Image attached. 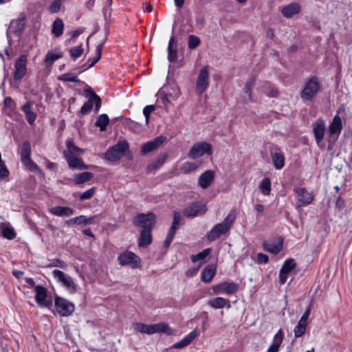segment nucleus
I'll return each instance as SVG.
<instances>
[{
	"label": "nucleus",
	"instance_id": "1",
	"mask_svg": "<svg viewBox=\"0 0 352 352\" xmlns=\"http://www.w3.org/2000/svg\"><path fill=\"white\" fill-rule=\"evenodd\" d=\"M236 219V214L230 212L224 219L223 221L214 226L208 233L207 239L210 241H213L219 238L221 235L226 234L231 228Z\"/></svg>",
	"mask_w": 352,
	"mask_h": 352
},
{
	"label": "nucleus",
	"instance_id": "2",
	"mask_svg": "<svg viewBox=\"0 0 352 352\" xmlns=\"http://www.w3.org/2000/svg\"><path fill=\"white\" fill-rule=\"evenodd\" d=\"M321 84L318 76H313L305 83L300 93V98L305 102L312 100L320 89Z\"/></svg>",
	"mask_w": 352,
	"mask_h": 352
},
{
	"label": "nucleus",
	"instance_id": "3",
	"mask_svg": "<svg viewBox=\"0 0 352 352\" xmlns=\"http://www.w3.org/2000/svg\"><path fill=\"white\" fill-rule=\"evenodd\" d=\"M85 92L86 97L88 98V101L82 106L80 113L82 115L88 114L91 111L94 104H95V110L98 112L102 104L101 98L91 87L87 89Z\"/></svg>",
	"mask_w": 352,
	"mask_h": 352
},
{
	"label": "nucleus",
	"instance_id": "4",
	"mask_svg": "<svg viewBox=\"0 0 352 352\" xmlns=\"http://www.w3.org/2000/svg\"><path fill=\"white\" fill-rule=\"evenodd\" d=\"M136 329L141 333L153 334L155 333H166L170 334L172 331L167 324L164 322L155 324H145L143 323H137Z\"/></svg>",
	"mask_w": 352,
	"mask_h": 352
},
{
	"label": "nucleus",
	"instance_id": "5",
	"mask_svg": "<svg viewBox=\"0 0 352 352\" xmlns=\"http://www.w3.org/2000/svg\"><path fill=\"white\" fill-rule=\"evenodd\" d=\"M129 149V144L126 141H120L118 144L108 149L105 157L111 162L120 160Z\"/></svg>",
	"mask_w": 352,
	"mask_h": 352
},
{
	"label": "nucleus",
	"instance_id": "6",
	"mask_svg": "<svg viewBox=\"0 0 352 352\" xmlns=\"http://www.w3.org/2000/svg\"><path fill=\"white\" fill-rule=\"evenodd\" d=\"M212 148L210 144L206 142H200L193 144L188 152V157L192 160L204 156L205 154L212 155Z\"/></svg>",
	"mask_w": 352,
	"mask_h": 352
},
{
	"label": "nucleus",
	"instance_id": "7",
	"mask_svg": "<svg viewBox=\"0 0 352 352\" xmlns=\"http://www.w3.org/2000/svg\"><path fill=\"white\" fill-rule=\"evenodd\" d=\"M155 215L152 213L139 214L133 218V223L135 226L140 227L142 230H152L155 224Z\"/></svg>",
	"mask_w": 352,
	"mask_h": 352
},
{
	"label": "nucleus",
	"instance_id": "8",
	"mask_svg": "<svg viewBox=\"0 0 352 352\" xmlns=\"http://www.w3.org/2000/svg\"><path fill=\"white\" fill-rule=\"evenodd\" d=\"M31 146L29 141H25L22 144L21 159L23 164L33 172L39 171V167L31 160Z\"/></svg>",
	"mask_w": 352,
	"mask_h": 352
},
{
	"label": "nucleus",
	"instance_id": "9",
	"mask_svg": "<svg viewBox=\"0 0 352 352\" xmlns=\"http://www.w3.org/2000/svg\"><path fill=\"white\" fill-rule=\"evenodd\" d=\"M54 303L57 313L61 316H69L74 311V304L63 298L56 296Z\"/></svg>",
	"mask_w": 352,
	"mask_h": 352
},
{
	"label": "nucleus",
	"instance_id": "10",
	"mask_svg": "<svg viewBox=\"0 0 352 352\" xmlns=\"http://www.w3.org/2000/svg\"><path fill=\"white\" fill-rule=\"evenodd\" d=\"M209 85V72L208 67L206 66L203 67L197 76V80L196 82V93L198 95H201L205 91Z\"/></svg>",
	"mask_w": 352,
	"mask_h": 352
},
{
	"label": "nucleus",
	"instance_id": "11",
	"mask_svg": "<svg viewBox=\"0 0 352 352\" xmlns=\"http://www.w3.org/2000/svg\"><path fill=\"white\" fill-rule=\"evenodd\" d=\"M28 58L26 55H21L14 64V79L20 81L27 72Z\"/></svg>",
	"mask_w": 352,
	"mask_h": 352
},
{
	"label": "nucleus",
	"instance_id": "12",
	"mask_svg": "<svg viewBox=\"0 0 352 352\" xmlns=\"http://www.w3.org/2000/svg\"><path fill=\"white\" fill-rule=\"evenodd\" d=\"M298 200L297 207H302L310 204L313 199L314 195L305 188H296L294 190Z\"/></svg>",
	"mask_w": 352,
	"mask_h": 352
},
{
	"label": "nucleus",
	"instance_id": "13",
	"mask_svg": "<svg viewBox=\"0 0 352 352\" xmlns=\"http://www.w3.org/2000/svg\"><path fill=\"white\" fill-rule=\"evenodd\" d=\"M119 264L121 265H130L132 268L138 267L140 263L139 257L131 252H124L118 258Z\"/></svg>",
	"mask_w": 352,
	"mask_h": 352
},
{
	"label": "nucleus",
	"instance_id": "14",
	"mask_svg": "<svg viewBox=\"0 0 352 352\" xmlns=\"http://www.w3.org/2000/svg\"><path fill=\"white\" fill-rule=\"evenodd\" d=\"M53 276L60 282L65 287L73 291L76 290V285L72 278L59 270L52 272Z\"/></svg>",
	"mask_w": 352,
	"mask_h": 352
},
{
	"label": "nucleus",
	"instance_id": "15",
	"mask_svg": "<svg viewBox=\"0 0 352 352\" xmlns=\"http://www.w3.org/2000/svg\"><path fill=\"white\" fill-rule=\"evenodd\" d=\"M35 291V298L36 301L46 307L50 308L52 305V301L51 300H47V291L45 287L36 285L34 288Z\"/></svg>",
	"mask_w": 352,
	"mask_h": 352
},
{
	"label": "nucleus",
	"instance_id": "16",
	"mask_svg": "<svg viewBox=\"0 0 352 352\" xmlns=\"http://www.w3.org/2000/svg\"><path fill=\"white\" fill-rule=\"evenodd\" d=\"M310 312L311 308L309 307L300 318L298 324L295 327L294 332L296 338H299L305 333L308 324V318L310 315Z\"/></svg>",
	"mask_w": 352,
	"mask_h": 352
},
{
	"label": "nucleus",
	"instance_id": "17",
	"mask_svg": "<svg viewBox=\"0 0 352 352\" xmlns=\"http://www.w3.org/2000/svg\"><path fill=\"white\" fill-rule=\"evenodd\" d=\"M238 289L237 284L230 282H223L213 287L214 293L216 294L226 293L232 294Z\"/></svg>",
	"mask_w": 352,
	"mask_h": 352
},
{
	"label": "nucleus",
	"instance_id": "18",
	"mask_svg": "<svg viewBox=\"0 0 352 352\" xmlns=\"http://www.w3.org/2000/svg\"><path fill=\"white\" fill-rule=\"evenodd\" d=\"M296 263L294 259H287L283 263L279 272V282L283 285L285 283L288 278V274L294 269Z\"/></svg>",
	"mask_w": 352,
	"mask_h": 352
},
{
	"label": "nucleus",
	"instance_id": "19",
	"mask_svg": "<svg viewBox=\"0 0 352 352\" xmlns=\"http://www.w3.org/2000/svg\"><path fill=\"white\" fill-rule=\"evenodd\" d=\"M206 212V207L199 203L194 202L184 210V215L188 217H193Z\"/></svg>",
	"mask_w": 352,
	"mask_h": 352
},
{
	"label": "nucleus",
	"instance_id": "20",
	"mask_svg": "<svg viewBox=\"0 0 352 352\" xmlns=\"http://www.w3.org/2000/svg\"><path fill=\"white\" fill-rule=\"evenodd\" d=\"M263 247L266 251L276 254L283 248V239L279 237L265 241Z\"/></svg>",
	"mask_w": 352,
	"mask_h": 352
},
{
	"label": "nucleus",
	"instance_id": "21",
	"mask_svg": "<svg viewBox=\"0 0 352 352\" xmlns=\"http://www.w3.org/2000/svg\"><path fill=\"white\" fill-rule=\"evenodd\" d=\"M165 140V137L159 136L155 138L153 140L146 142L142 147L140 151L141 154L144 155L149 152L153 151L154 150L157 149Z\"/></svg>",
	"mask_w": 352,
	"mask_h": 352
},
{
	"label": "nucleus",
	"instance_id": "22",
	"mask_svg": "<svg viewBox=\"0 0 352 352\" xmlns=\"http://www.w3.org/2000/svg\"><path fill=\"white\" fill-rule=\"evenodd\" d=\"M214 178V173L212 170H208L202 173L199 179L198 184L204 189L207 188L210 186Z\"/></svg>",
	"mask_w": 352,
	"mask_h": 352
},
{
	"label": "nucleus",
	"instance_id": "23",
	"mask_svg": "<svg viewBox=\"0 0 352 352\" xmlns=\"http://www.w3.org/2000/svg\"><path fill=\"white\" fill-rule=\"evenodd\" d=\"M325 129V124L323 121L318 120L314 126L313 132L318 146L324 138Z\"/></svg>",
	"mask_w": 352,
	"mask_h": 352
},
{
	"label": "nucleus",
	"instance_id": "24",
	"mask_svg": "<svg viewBox=\"0 0 352 352\" xmlns=\"http://www.w3.org/2000/svg\"><path fill=\"white\" fill-rule=\"evenodd\" d=\"M65 157L69 166L74 168L88 169L89 166L85 165L80 158L71 156L70 154L64 152Z\"/></svg>",
	"mask_w": 352,
	"mask_h": 352
},
{
	"label": "nucleus",
	"instance_id": "25",
	"mask_svg": "<svg viewBox=\"0 0 352 352\" xmlns=\"http://www.w3.org/2000/svg\"><path fill=\"white\" fill-rule=\"evenodd\" d=\"M207 304L213 309H221L225 307L229 309L231 307L230 300L221 297L212 298L208 300Z\"/></svg>",
	"mask_w": 352,
	"mask_h": 352
},
{
	"label": "nucleus",
	"instance_id": "26",
	"mask_svg": "<svg viewBox=\"0 0 352 352\" xmlns=\"http://www.w3.org/2000/svg\"><path fill=\"white\" fill-rule=\"evenodd\" d=\"M342 129V119L341 118L336 115L334 116L331 124L329 126V133L331 137L336 135V138L341 133Z\"/></svg>",
	"mask_w": 352,
	"mask_h": 352
},
{
	"label": "nucleus",
	"instance_id": "27",
	"mask_svg": "<svg viewBox=\"0 0 352 352\" xmlns=\"http://www.w3.org/2000/svg\"><path fill=\"white\" fill-rule=\"evenodd\" d=\"M50 212L58 217H69L74 214V210L67 206H55L50 208Z\"/></svg>",
	"mask_w": 352,
	"mask_h": 352
},
{
	"label": "nucleus",
	"instance_id": "28",
	"mask_svg": "<svg viewBox=\"0 0 352 352\" xmlns=\"http://www.w3.org/2000/svg\"><path fill=\"white\" fill-rule=\"evenodd\" d=\"M300 6L298 3H292L284 6L281 10L283 15L286 18H291L300 12Z\"/></svg>",
	"mask_w": 352,
	"mask_h": 352
},
{
	"label": "nucleus",
	"instance_id": "29",
	"mask_svg": "<svg viewBox=\"0 0 352 352\" xmlns=\"http://www.w3.org/2000/svg\"><path fill=\"white\" fill-rule=\"evenodd\" d=\"M198 333L196 329L191 331L188 336L184 338L180 341L174 344L173 347L174 349H182L188 346L197 336Z\"/></svg>",
	"mask_w": 352,
	"mask_h": 352
},
{
	"label": "nucleus",
	"instance_id": "30",
	"mask_svg": "<svg viewBox=\"0 0 352 352\" xmlns=\"http://www.w3.org/2000/svg\"><path fill=\"white\" fill-rule=\"evenodd\" d=\"M177 58V41L171 36L168 46V59L170 62H174Z\"/></svg>",
	"mask_w": 352,
	"mask_h": 352
},
{
	"label": "nucleus",
	"instance_id": "31",
	"mask_svg": "<svg viewBox=\"0 0 352 352\" xmlns=\"http://www.w3.org/2000/svg\"><path fill=\"white\" fill-rule=\"evenodd\" d=\"M283 333L280 329L274 336L272 344L269 346L266 352H278V349L283 342Z\"/></svg>",
	"mask_w": 352,
	"mask_h": 352
},
{
	"label": "nucleus",
	"instance_id": "32",
	"mask_svg": "<svg viewBox=\"0 0 352 352\" xmlns=\"http://www.w3.org/2000/svg\"><path fill=\"white\" fill-rule=\"evenodd\" d=\"M216 274V267L212 265L206 266L201 272V280L210 283Z\"/></svg>",
	"mask_w": 352,
	"mask_h": 352
},
{
	"label": "nucleus",
	"instance_id": "33",
	"mask_svg": "<svg viewBox=\"0 0 352 352\" xmlns=\"http://www.w3.org/2000/svg\"><path fill=\"white\" fill-rule=\"evenodd\" d=\"M32 102L30 101H28L22 107V110L25 114L26 119L29 124H32L36 118V113L32 111L31 109Z\"/></svg>",
	"mask_w": 352,
	"mask_h": 352
},
{
	"label": "nucleus",
	"instance_id": "34",
	"mask_svg": "<svg viewBox=\"0 0 352 352\" xmlns=\"http://www.w3.org/2000/svg\"><path fill=\"white\" fill-rule=\"evenodd\" d=\"M272 159L274 167L276 169H280L284 166L285 157L283 154L280 151H274L271 153Z\"/></svg>",
	"mask_w": 352,
	"mask_h": 352
},
{
	"label": "nucleus",
	"instance_id": "35",
	"mask_svg": "<svg viewBox=\"0 0 352 352\" xmlns=\"http://www.w3.org/2000/svg\"><path fill=\"white\" fill-rule=\"evenodd\" d=\"M152 241L151 230L148 229L142 230L139 239V246L144 247L149 245Z\"/></svg>",
	"mask_w": 352,
	"mask_h": 352
},
{
	"label": "nucleus",
	"instance_id": "36",
	"mask_svg": "<svg viewBox=\"0 0 352 352\" xmlns=\"http://www.w3.org/2000/svg\"><path fill=\"white\" fill-rule=\"evenodd\" d=\"M170 89L173 91L174 94H175V96H172V94L171 93H168V94H164L163 92H162L160 94V100L162 101V102L163 103V104H164L165 106H166L168 104L170 103V100L168 98V96H170V97L173 98V99H176L180 94L179 93V88L177 87H175V86H173V87H171Z\"/></svg>",
	"mask_w": 352,
	"mask_h": 352
},
{
	"label": "nucleus",
	"instance_id": "37",
	"mask_svg": "<svg viewBox=\"0 0 352 352\" xmlns=\"http://www.w3.org/2000/svg\"><path fill=\"white\" fill-rule=\"evenodd\" d=\"M1 229L3 236L8 239H13L16 236V233L12 228L8 224L3 223L1 225Z\"/></svg>",
	"mask_w": 352,
	"mask_h": 352
},
{
	"label": "nucleus",
	"instance_id": "38",
	"mask_svg": "<svg viewBox=\"0 0 352 352\" xmlns=\"http://www.w3.org/2000/svg\"><path fill=\"white\" fill-rule=\"evenodd\" d=\"M63 28L64 23L63 21L60 19H56L53 23L52 32L55 36L59 37L63 34Z\"/></svg>",
	"mask_w": 352,
	"mask_h": 352
},
{
	"label": "nucleus",
	"instance_id": "39",
	"mask_svg": "<svg viewBox=\"0 0 352 352\" xmlns=\"http://www.w3.org/2000/svg\"><path fill=\"white\" fill-rule=\"evenodd\" d=\"M109 123V119L107 114H101L96 122V126L99 127L101 131H105Z\"/></svg>",
	"mask_w": 352,
	"mask_h": 352
},
{
	"label": "nucleus",
	"instance_id": "40",
	"mask_svg": "<svg viewBox=\"0 0 352 352\" xmlns=\"http://www.w3.org/2000/svg\"><path fill=\"white\" fill-rule=\"evenodd\" d=\"M259 189L263 195H269L271 192V181L268 177H265L259 185Z\"/></svg>",
	"mask_w": 352,
	"mask_h": 352
},
{
	"label": "nucleus",
	"instance_id": "41",
	"mask_svg": "<svg viewBox=\"0 0 352 352\" xmlns=\"http://www.w3.org/2000/svg\"><path fill=\"white\" fill-rule=\"evenodd\" d=\"M262 91L270 97H275L278 94L277 89L267 82H265L263 85Z\"/></svg>",
	"mask_w": 352,
	"mask_h": 352
},
{
	"label": "nucleus",
	"instance_id": "42",
	"mask_svg": "<svg viewBox=\"0 0 352 352\" xmlns=\"http://www.w3.org/2000/svg\"><path fill=\"white\" fill-rule=\"evenodd\" d=\"M93 173L90 172H83L79 174H77L75 176V183L76 184H83L89 180H90L93 177Z\"/></svg>",
	"mask_w": 352,
	"mask_h": 352
},
{
	"label": "nucleus",
	"instance_id": "43",
	"mask_svg": "<svg viewBox=\"0 0 352 352\" xmlns=\"http://www.w3.org/2000/svg\"><path fill=\"white\" fill-rule=\"evenodd\" d=\"M67 151L65 152L68 154H70L71 156H72V155H80L84 153V151L75 146L72 141L67 142Z\"/></svg>",
	"mask_w": 352,
	"mask_h": 352
},
{
	"label": "nucleus",
	"instance_id": "44",
	"mask_svg": "<svg viewBox=\"0 0 352 352\" xmlns=\"http://www.w3.org/2000/svg\"><path fill=\"white\" fill-rule=\"evenodd\" d=\"M199 165V164L197 162H186L182 164L180 170L184 173H188L196 170Z\"/></svg>",
	"mask_w": 352,
	"mask_h": 352
},
{
	"label": "nucleus",
	"instance_id": "45",
	"mask_svg": "<svg viewBox=\"0 0 352 352\" xmlns=\"http://www.w3.org/2000/svg\"><path fill=\"white\" fill-rule=\"evenodd\" d=\"M62 56L63 53L60 52L54 53L52 51H49L45 56V62L46 64L50 65Z\"/></svg>",
	"mask_w": 352,
	"mask_h": 352
},
{
	"label": "nucleus",
	"instance_id": "46",
	"mask_svg": "<svg viewBox=\"0 0 352 352\" xmlns=\"http://www.w3.org/2000/svg\"><path fill=\"white\" fill-rule=\"evenodd\" d=\"M167 158V155L166 154H163L160 155L157 159L148 165V168L149 170H152L153 169H157L160 167L166 161Z\"/></svg>",
	"mask_w": 352,
	"mask_h": 352
},
{
	"label": "nucleus",
	"instance_id": "47",
	"mask_svg": "<svg viewBox=\"0 0 352 352\" xmlns=\"http://www.w3.org/2000/svg\"><path fill=\"white\" fill-rule=\"evenodd\" d=\"M58 78L59 80L64 82H79V80L77 78V75L72 72L63 74L61 76H60Z\"/></svg>",
	"mask_w": 352,
	"mask_h": 352
},
{
	"label": "nucleus",
	"instance_id": "48",
	"mask_svg": "<svg viewBox=\"0 0 352 352\" xmlns=\"http://www.w3.org/2000/svg\"><path fill=\"white\" fill-rule=\"evenodd\" d=\"M210 248H206L202 252H199L197 254H194L191 256V261L193 263H196L199 261L204 260L206 257H207L210 252Z\"/></svg>",
	"mask_w": 352,
	"mask_h": 352
},
{
	"label": "nucleus",
	"instance_id": "49",
	"mask_svg": "<svg viewBox=\"0 0 352 352\" xmlns=\"http://www.w3.org/2000/svg\"><path fill=\"white\" fill-rule=\"evenodd\" d=\"M182 221V215L179 212L175 211L173 213V221L170 227L171 230L176 232L179 228Z\"/></svg>",
	"mask_w": 352,
	"mask_h": 352
},
{
	"label": "nucleus",
	"instance_id": "50",
	"mask_svg": "<svg viewBox=\"0 0 352 352\" xmlns=\"http://www.w3.org/2000/svg\"><path fill=\"white\" fill-rule=\"evenodd\" d=\"M16 24V31L21 32L23 30L25 27V16L21 14L19 18L14 22H12V25Z\"/></svg>",
	"mask_w": 352,
	"mask_h": 352
},
{
	"label": "nucleus",
	"instance_id": "51",
	"mask_svg": "<svg viewBox=\"0 0 352 352\" xmlns=\"http://www.w3.org/2000/svg\"><path fill=\"white\" fill-rule=\"evenodd\" d=\"M200 44V39L195 35L188 36V45L190 49H195Z\"/></svg>",
	"mask_w": 352,
	"mask_h": 352
},
{
	"label": "nucleus",
	"instance_id": "52",
	"mask_svg": "<svg viewBox=\"0 0 352 352\" xmlns=\"http://www.w3.org/2000/svg\"><path fill=\"white\" fill-rule=\"evenodd\" d=\"M102 47H103L102 43H101L97 45V47H96L97 56L91 60V62L87 67V69L93 67L100 59L101 56H102Z\"/></svg>",
	"mask_w": 352,
	"mask_h": 352
},
{
	"label": "nucleus",
	"instance_id": "53",
	"mask_svg": "<svg viewBox=\"0 0 352 352\" xmlns=\"http://www.w3.org/2000/svg\"><path fill=\"white\" fill-rule=\"evenodd\" d=\"M96 192V188L92 187L90 189L86 190L85 192L80 193L79 195V199L80 200H85L91 199Z\"/></svg>",
	"mask_w": 352,
	"mask_h": 352
},
{
	"label": "nucleus",
	"instance_id": "54",
	"mask_svg": "<svg viewBox=\"0 0 352 352\" xmlns=\"http://www.w3.org/2000/svg\"><path fill=\"white\" fill-rule=\"evenodd\" d=\"M83 52V48L81 45H78L74 47H72L69 50L70 55L74 58H79Z\"/></svg>",
	"mask_w": 352,
	"mask_h": 352
},
{
	"label": "nucleus",
	"instance_id": "55",
	"mask_svg": "<svg viewBox=\"0 0 352 352\" xmlns=\"http://www.w3.org/2000/svg\"><path fill=\"white\" fill-rule=\"evenodd\" d=\"M254 85V81L253 80H249L246 82L245 87L243 89L244 93L247 95V98H245V100H248L251 99V89Z\"/></svg>",
	"mask_w": 352,
	"mask_h": 352
},
{
	"label": "nucleus",
	"instance_id": "56",
	"mask_svg": "<svg viewBox=\"0 0 352 352\" xmlns=\"http://www.w3.org/2000/svg\"><path fill=\"white\" fill-rule=\"evenodd\" d=\"M61 2L59 0H54L49 7V11L51 13H57L60 11Z\"/></svg>",
	"mask_w": 352,
	"mask_h": 352
},
{
	"label": "nucleus",
	"instance_id": "57",
	"mask_svg": "<svg viewBox=\"0 0 352 352\" xmlns=\"http://www.w3.org/2000/svg\"><path fill=\"white\" fill-rule=\"evenodd\" d=\"M155 110L154 105H147L143 109V114L146 118V123L148 124L149 121L150 114Z\"/></svg>",
	"mask_w": 352,
	"mask_h": 352
},
{
	"label": "nucleus",
	"instance_id": "58",
	"mask_svg": "<svg viewBox=\"0 0 352 352\" xmlns=\"http://www.w3.org/2000/svg\"><path fill=\"white\" fill-rule=\"evenodd\" d=\"M49 267H58L62 269H66L67 264L59 258H56L50 265H49Z\"/></svg>",
	"mask_w": 352,
	"mask_h": 352
},
{
	"label": "nucleus",
	"instance_id": "59",
	"mask_svg": "<svg viewBox=\"0 0 352 352\" xmlns=\"http://www.w3.org/2000/svg\"><path fill=\"white\" fill-rule=\"evenodd\" d=\"M4 104L6 107L10 108V109H14L16 107L15 102L12 99V98L8 96L4 99Z\"/></svg>",
	"mask_w": 352,
	"mask_h": 352
},
{
	"label": "nucleus",
	"instance_id": "60",
	"mask_svg": "<svg viewBox=\"0 0 352 352\" xmlns=\"http://www.w3.org/2000/svg\"><path fill=\"white\" fill-rule=\"evenodd\" d=\"M257 260L259 263H267L269 261V257L265 254L258 253L257 254Z\"/></svg>",
	"mask_w": 352,
	"mask_h": 352
},
{
	"label": "nucleus",
	"instance_id": "61",
	"mask_svg": "<svg viewBox=\"0 0 352 352\" xmlns=\"http://www.w3.org/2000/svg\"><path fill=\"white\" fill-rule=\"evenodd\" d=\"M24 272L23 271H21V270H14L12 271V274L13 276L17 278V279H19L21 278L23 275Z\"/></svg>",
	"mask_w": 352,
	"mask_h": 352
},
{
	"label": "nucleus",
	"instance_id": "62",
	"mask_svg": "<svg viewBox=\"0 0 352 352\" xmlns=\"http://www.w3.org/2000/svg\"><path fill=\"white\" fill-rule=\"evenodd\" d=\"M175 231H173L171 230H169L168 234H167V236H166V241L170 242L171 243L173 238H174V236H175Z\"/></svg>",
	"mask_w": 352,
	"mask_h": 352
},
{
	"label": "nucleus",
	"instance_id": "63",
	"mask_svg": "<svg viewBox=\"0 0 352 352\" xmlns=\"http://www.w3.org/2000/svg\"><path fill=\"white\" fill-rule=\"evenodd\" d=\"M77 218L79 219L78 221V225H86L87 217L85 216L80 215Z\"/></svg>",
	"mask_w": 352,
	"mask_h": 352
},
{
	"label": "nucleus",
	"instance_id": "64",
	"mask_svg": "<svg viewBox=\"0 0 352 352\" xmlns=\"http://www.w3.org/2000/svg\"><path fill=\"white\" fill-rule=\"evenodd\" d=\"M95 1L94 0H89L85 3V6L87 9L91 10L94 6Z\"/></svg>",
	"mask_w": 352,
	"mask_h": 352
}]
</instances>
